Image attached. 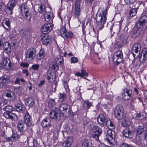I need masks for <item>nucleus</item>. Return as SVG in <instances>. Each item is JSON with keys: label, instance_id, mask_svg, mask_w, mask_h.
Returning a JSON list of instances; mask_svg holds the SVG:
<instances>
[{"label": "nucleus", "instance_id": "f257e3e1", "mask_svg": "<svg viewBox=\"0 0 147 147\" xmlns=\"http://www.w3.org/2000/svg\"><path fill=\"white\" fill-rule=\"evenodd\" d=\"M107 8L100 7L98 9L96 16V27L98 30H101L104 27L107 20Z\"/></svg>", "mask_w": 147, "mask_h": 147}, {"label": "nucleus", "instance_id": "f03ea898", "mask_svg": "<svg viewBox=\"0 0 147 147\" xmlns=\"http://www.w3.org/2000/svg\"><path fill=\"white\" fill-rule=\"evenodd\" d=\"M141 49L140 44L136 43L132 47V53L134 58H138L140 61L144 63L147 59V49L145 48L143 49L141 52L138 54Z\"/></svg>", "mask_w": 147, "mask_h": 147}, {"label": "nucleus", "instance_id": "7ed1b4c3", "mask_svg": "<svg viewBox=\"0 0 147 147\" xmlns=\"http://www.w3.org/2000/svg\"><path fill=\"white\" fill-rule=\"evenodd\" d=\"M124 109L123 107L120 105L116 107L114 112V116L116 118L120 120L124 116Z\"/></svg>", "mask_w": 147, "mask_h": 147}, {"label": "nucleus", "instance_id": "20e7f679", "mask_svg": "<svg viewBox=\"0 0 147 147\" xmlns=\"http://www.w3.org/2000/svg\"><path fill=\"white\" fill-rule=\"evenodd\" d=\"M21 12L24 17L29 20L31 18V14L29 7L25 4H23L21 7Z\"/></svg>", "mask_w": 147, "mask_h": 147}, {"label": "nucleus", "instance_id": "39448f33", "mask_svg": "<svg viewBox=\"0 0 147 147\" xmlns=\"http://www.w3.org/2000/svg\"><path fill=\"white\" fill-rule=\"evenodd\" d=\"M59 110L60 113L63 116L67 117L70 115L69 112V106L67 104H62L59 106Z\"/></svg>", "mask_w": 147, "mask_h": 147}, {"label": "nucleus", "instance_id": "423d86ee", "mask_svg": "<svg viewBox=\"0 0 147 147\" xmlns=\"http://www.w3.org/2000/svg\"><path fill=\"white\" fill-rule=\"evenodd\" d=\"M36 50L33 48H29L25 52V56L26 59L29 61L32 60L36 55Z\"/></svg>", "mask_w": 147, "mask_h": 147}, {"label": "nucleus", "instance_id": "0eeeda50", "mask_svg": "<svg viewBox=\"0 0 147 147\" xmlns=\"http://www.w3.org/2000/svg\"><path fill=\"white\" fill-rule=\"evenodd\" d=\"M123 55L121 51H118L116 52L113 57V60L115 63H119L123 60Z\"/></svg>", "mask_w": 147, "mask_h": 147}, {"label": "nucleus", "instance_id": "6e6552de", "mask_svg": "<svg viewBox=\"0 0 147 147\" xmlns=\"http://www.w3.org/2000/svg\"><path fill=\"white\" fill-rule=\"evenodd\" d=\"M61 35L64 39L66 38H71L73 36V33L70 31H67L65 27H62L61 28Z\"/></svg>", "mask_w": 147, "mask_h": 147}, {"label": "nucleus", "instance_id": "1a4fd4ad", "mask_svg": "<svg viewBox=\"0 0 147 147\" xmlns=\"http://www.w3.org/2000/svg\"><path fill=\"white\" fill-rule=\"evenodd\" d=\"M53 25L52 23H48L45 24L41 28L40 30L42 32H50L53 29Z\"/></svg>", "mask_w": 147, "mask_h": 147}, {"label": "nucleus", "instance_id": "9d476101", "mask_svg": "<svg viewBox=\"0 0 147 147\" xmlns=\"http://www.w3.org/2000/svg\"><path fill=\"white\" fill-rule=\"evenodd\" d=\"M147 23V16L146 15L142 16L140 19L139 21L136 24V26L138 28L142 27Z\"/></svg>", "mask_w": 147, "mask_h": 147}, {"label": "nucleus", "instance_id": "9b49d317", "mask_svg": "<svg viewBox=\"0 0 147 147\" xmlns=\"http://www.w3.org/2000/svg\"><path fill=\"white\" fill-rule=\"evenodd\" d=\"M131 93L132 92L130 89L126 88L124 89L122 94L123 98L125 100H128L131 97Z\"/></svg>", "mask_w": 147, "mask_h": 147}, {"label": "nucleus", "instance_id": "f8f14e48", "mask_svg": "<svg viewBox=\"0 0 147 147\" xmlns=\"http://www.w3.org/2000/svg\"><path fill=\"white\" fill-rule=\"evenodd\" d=\"M61 115L57 110H55L52 111L50 113L49 116L52 119L59 120L60 119Z\"/></svg>", "mask_w": 147, "mask_h": 147}, {"label": "nucleus", "instance_id": "ddd939ff", "mask_svg": "<svg viewBox=\"0 0 147 147\" xmlns=\"http://www.w3.org/2000/svg\"><path fill=\"white\" fill-rule=\"evenodd\" d=\"M15 0H10L9 3H8L7 5V8L6 11L10 14L12 13V9L13 7L16 5Z\"/></svg>", "mask_w": 147, "mask_h": 147}, {"label": "nucleus", "instance_id": "4468645a", "mask_svg": "<svg viewBox=\"0 0 147 147\" xmlns=\"http://www.w3.org/2000/svg\"><path fill=\"white\" fill-rule=\"evenodd\" d=\"M41 125L43 127L49 129L51 126V120L49 118L44 119L41 122Z\"/></svg>", "mask_w": 147, "mask_h": 147}, {"label": "nucleus", "instance_id": "2eb2a0df", "mask_svg": "<svg viewBox=\"0 0 147 147\" xmlns=\"http://www.w3.org/2000/svg\"><path fill=\"white\" fill-rule=\"evenodd\" d=\"M10 112L5 111L3 113V116L7 119H10L14 121L18 119V117L17 115L15 113H11V114Z\"/></svg>", "mask_w": 147, "mask_h": 147}, {"label": "nucleus", "instance_id": "dca6fc26", "mask_svg": "<svg viewBox=\"0 0 147 147\" xmlns=\"http://www.w3.org/2000/svg\"><path fill=\"white\" fill-rule=\"evenodd\" d=\"M24 122L27 126H30L32 124V119L31 116L28 112L26 113L24 116Z\"/></svg>", "mask_w": 147, "mask_h": 147}, {"label": "nucleus", "instance_id": "f3484780", "mask_svg": "<svg viewBox=\"0 0 147 147\" xmlns=\"http://www.w3.org/2000/svg\"><path fill=\"white\" fill-rule=\"evenodd\" d=\"M42 43L45 45H49L51 41V37L47 34L43 36L41 39Z\"/></svg>", "mask_w": 147, "mask_h": 147}, {"label": "nucleus", "instance_id": "a211bd4d", "mask_svg": "<svg viewBox=\"0 0 147 147\" xmlns=\"http://www.w3.org/2000/svg\"><path fill=\"white\" fill-rule=\"evenodd\" d=\"M102 133V131L99 127L96 126L92 134V137L95 139H98Z\"/></svg>", "mask_w": 147, "mask_h": 147}, {"label": "nucleus", "instance_id": "6ab92c4d", "mask_svg": "<svg viewBox=\"0 0 147 147\" xmlns=\"http://www.w3.org/2000/svg\"><path fill=\"white\" fill-rule=\"evenodd\" d=\"M17 127L18 131L20 132V135H23L24 133V123L23 121L20 120L18 122Z\"/></svg>", "mask_w": 147, "mask_h": 147}, {"label": "nucleus", "instance_id": "aec40b11", "mask_svg": "<svg viewBox=\"0 0 147 147\" xmlns=\"http://www.w3.org/2000/svg\"><path fill=\"white\" fill-rule=\"evenodd\" d=\"M10 79L7 76H2L0 78V88H1L6 83H8Z\"/></svg>", "mask_w": 147, "mask_h": 147}, {"label": "nucleus", "instance_id": "412c9836", "mask_svg": "<svg viewBox=\"0 0 147 147\" xmlns=\"http://www.w3.org/2000/svg\"><path fill=\"white\" fill-rule=\"evenodd\" d=\"M2 61L3 65H4L6 68H9L12 65V63H11L10 59L7 57L3 58L2 59Z\"/></svg>", "mask_w": 147, "mask_h": 147}, {"label": "nucleus", "instance_id": "4be33fe9", "mask_svg": "<svg viewBox=\"0 0 147 147\" xmlns=\"http://www.w3.org/2000/svg\"><path fill=\"white\" fill-rule=\"evenodd\" d=\"M73 139L71 136L68 137L67 140L64 141L63 144V147H69L71 146L73 142Z\"/></svg>", "mask_w": 147, "mask_h": 147}, {"label": "nucleus", "instance_id": "5701e85b", "mask_svg": "<svg viewBox=\"0 0 147 147\" xmlns=\"http://www.w3.org/2000/svg\"><path fill=\"white\" fill-rule=\"evenodd\" d=\"M123 134L125 137L129 138H132L134 135L133 132L128 129H124L123 131Z\"/></svg>", "mask_w": 147, "mask_h": 147}, {"label": "nucleus", "instance_id": "b1692460", "mask_svg": "<svg viewBox=\"0 0 147 147\" xmlns=\"http://www.w3.org/2000/svg\"><path fill=\"white\" fill-rule=\"evenodd\" d=\"M122 119L121 124L123 126L126 127L129 125L131 124V121L129 117L124 116Z\"/></svg>", "mask_w": 147, "mask_h": 147}, {"label": "nucleus", "instance_id": "393cba45", "mask_svg": "<svg viewBox=\"0 0 147 147\" xmlns=\"http://www.w3.org/2000/svg\"><path fill=\"white\" fill-rule=\"evenodd\" d=\"M4 94L5 95V96L9 98L11 100H13L16 97L14 94L13 92L11 91L5 92Z\"/></svg>", "mask_w": 147, "mask_h": 147}, {"label": "nucleus", "instance_id": "a878e982", "mask_svg": "<svg viewBox=\"0 0 147 147\" xmlns=\"http://www.w3.org/2000/svg\"><path fill=\"white\" fill-rule=\"evenodd\" d=\"M3 49L5 52L9 55L11 53V48L9 43L8 42H5L3 44Z\"/></svg>", "mask_w": 147, "mask_h": 147}, {"label": "nucleus", "instance_id": "bb28decb", "mask_svg": "<svg viewBox=\"0 0 147 147\" xmlns=\"http://www.w3.org/2000/svg\"><path fill=\"white\" fill-rule=\"evenodd\" d=\"M26 105L29 107H32L34 104V100L32 98H28L24 99Z\"/></svg>", "mask_w": 147, "mask_h": 147}, {"label": "nucleus", "instance_id": "cd10ccee", "mask_svg": "<svg viewBox=\"0 0 147 147\" xmlns=\"http://www.w3.org/2000/svg\"><path fill=\"white\" fill-rule=\"evenodd\" d=\"M2 25L4 28L6 29H8L10 28V22L8 18H5L3 21Z\"/></svg>", "mask_w": 147, "mask_h": 147}, {"label": "nucleus", "instance_id": "c85d7f7f", "mask_svg": "<svg viewBox=\"0 0 147 147\" xmlns=\"http://www.w3.org/2000/svg\"><path fill=\"white\" fill-rule=\"evenodd\" d=\"M106 118L105 117L103 114H100L99 115L97 118V121L98 123L100 124L103 125L105 123V121L106 120Z\"/></svg>", "mask_w": 147, "mask_h": 147}, {"label": "nucleus", "instance_id": "c756f323", "mask_svg": "<svg viewBox=\"0 0 147 147\" xmlns=\"http://www.w3.org/2000/svg\"><path fill=\"white\" fill-rule=\"evenodd\" d=\"M144 131V127L143 126H138L136 130L137 134L136 139L137 138L138 135H140Z\"/></svg>", "mask_w": 147, "mask_h": 147}, {"label": "nucleus", "instance_id": "7c9ffc66", "mask_svg": "<svg viewBox=\"0 0 147 147\" xmlns=\"http://www.w3.org/2000/svg\"><path fill=\"white\" fill-rule=\"evenodd\" d=\"M82 147H91L92 146L91 143L87 139H84L82 140Z\"/></svg>", "mask_w": 147, "mask_h": 147}, {"label": "nucleus", "instance_id": "2f4dec72", "mask_svg": "<svg viewBox=\"0 0 147 147\" xmlns=\"http://www.w3.org/2000/svg\"><path fill=\"white\" fill-rule=\"evenodd\" d=\"M38 11L40 13H42L43 15L46 12L45 6L43 4H41L39 5Z\"/></svg>", "mask_w": 147, "mask_h": 147}, {"label": "nucleus", "instance_id": "473e14b6", "mask_svg": "<svg viewBox=\"0 0 147 147\" xmlns=\"http://www.w3.org/2000/svg\"><path fill=\"white\" fill-rule=\"evenodd\" d=\"M45 51L41 49L39 53L37 54L36 57L38 60H40L43 59L44 57V54Z\"/></svg>", "mask_w": 147, "mask_h": 147}, {"label": "nucleus", "instance_id": "72a5a7b5", "mask_svg": "<svg viewBox=\"0 0 147 147\" xmlns=\"http://www.w3.org/2000/svg\"><path fill=\"white\" fill-rule=\"evenodd\" d=\"M59 101L60 102L64 101L66 98V95L64 93H59L58 94Z\"/></svg>", "mask_w": 147, "mask_h": 147}, {"label": "nucleus", "instance_id": "f704fd0d", "mask_svg": "<svg viewBox=\"0 0 147 147\" xmlns=\"http://www.w3.org/2000/svg\"><path fill=\"white\" fill-rule=\"evenodd\" d=\"M55 61L57 64H61L63 62V58L61 56H59L55 59Z\"/></svg>", "mask_w": 147, "mask_h": 147}, {"label": "nucleus", "instance_id": "c9c22d12", "mask_svg": "<svg viewBox=\"0 0 147 147\" xmlns=\"http://www.w3.org/2000/svg\"><path fill=\"white\" fill-rule=\"evenodd\" d=\"M103 125H106L108 127H114L113 124L109 119H106Z\"/></svg>", "mask_w": 147, "mask_h": 147}, {"label": "nucleus", "instance_id": "e433bc0d", "mask_svg": "<svg viewBox=\"0 0 147 147\" xmlns=\"http://www.w3.org/2000/svg\"><path fill=\"white\" fill-rule=\"evenodd\" d=\"M113 136H110L106 135L105 136V139L111 145H112L113 142Z\"/></svg>", "mask_w": 147, "mask_h": 147}, {"label": "nucleus", "instance_id": "4c0bfd02", "mask_svg": "<svg viewBox=\"0 0 147 147\" xmlns=\"http://www.w3.org/2000/svg\"><path fill=\"white\" fill-rule=\"evenodd\" d=\"M15 109L18 112H23L22 106L20 104H16L15 107Z\"/></svg>", "mask_w": 147, "mask_h": 147}, {"label": "nucleus", "instance_id": "58836bf2", "mask_svg": "<svg viewBox=\"0 0 147 147\" xmlns=\"http://www.w3.org/2000/svg\"><path fill=\"white\" fill-rule=\"evenodd\" d=\"M145 117V114L144 112H142L138 113L136 116V119L141 120L144 119Z\"/></svg>", "mask_w": 147, "mask_h": 147}, {"label": "nucleus", "instance_id": "ea45409f", "mask_svg": "<svg viewBox=\"0 0 147 147\" xmlns=\"http://www.w3.org/2000/svg\"><path fill=\"white\" fill-rule=\"evenodd\" d=\"M92 105V103L89 102L88 100L85 101L84 103V108L86 109H88Z\"/></svg>", "mask_w": 147, "mask_h": 147}, {"label": "nucleus", "instance_id": "a19ab883", "mask_svg": "<svg viewBox=\"0 0 147 147\" xmlns=\"http://www.w3.org/2000/svg\"><path fill=\"white\" fill-rule=\"evenodd\" d=\"M55 104V100L52 99L50 100H49L48 104V105L49 107H50V108L51 109H52L54 107V106Z\"/></svg>", "mask_w": 147, "mask_h": 147}, {"label": "nucleus", "instance_id": "79ce46f5", "mask_svg": "<svg viewBox=\"0 0 147 147\" xmlns=\"http://www.w3.org/2000/svg\"><path fill=\"white\" fill-rule=\"evenodd\" d=\"M13 107L11 105L7 106L3 109V110L9 112H11L13 110Z\"/></svg>", "mask_w": 147, "mask_h": 147}, {"label": "nucleus", "instance_id": "37998d69", "mask_svg": "<svg viewBox=\"0 0 147 147\" xmlns=\"http://www.w3.org/2000/svg\"><path fill=\"white\" fill-rule=\"evenodd\" d=\"M137 9L136 8L132 9L129 11V15L131 17H133L135 16L137 13Z\"/></svg>", "mask_w": 147, "mask_h": 147}, {"label": "nucleus", "instance_id": "c03bdc74", "mask_svg": "<svg viewBox=\"0 0 147 147\" xmlns=\"http://www.w3.org/2000/svg\"><path fill=\"white\" fill-rule=\"evenodd\" d=\"M28 32L25 29H22L20 32V34L23 37H26L27 36Z\"/></svg>", "mask_w": 147, "mask_h": 147}, {"label": "nucleus", "instance_id": "a18cd8bd", "mask_svg": "<svg viewBox=\"0 0 147 147\" xmlns=\"http://www.w3.org/2000/svg\"><path fill=\"white\" fill-rule=\"evenodd\" d=\"M44 14L45 20L47 22L49 21L51 19L50 13L46 12Z\"/></svg>", "mask_w": 147, "mask_h": 147}, {"label": "nucleus", "instance_id": "49530a36", "mask_svg": "<svg viewBox=\"0 0 147 147\" xmlns=\"http://www.w3.org/2000/svg\"><path fill=\"white\" fill-rule=\"evenodd\" d=\"M47 78L48 81L51 83L53 82L55 80V76L48 75Z\"/></svg>", "mask_w": 147, "mask_h": 147}, {"label": "nucleus", "instance_id": "de8ad7c7", "mask_svg": "<svg viewBox=\"0 0 147 147\" xmlns=\"http://www.w3.org/2000/svg\"><path fill=\"white\" fill-rule=\"evenodd\" d=\"M78 61V58L75 57H73L70 59V63H77Z\"/></svg>", "mask_w": 147, "mask_h": 147}, {"label": "nucleus", "instance_id": "09e8293b", "mask_svg": "<svg viewBox=\"0 0 147 147\" xmlns=\"http://www.w3.org/2000/svg\"><path fill=\"white\" fill-rule=\"evenodd\" d=\"M106 135L114 137L115 136V132L111 129H109L107 131V134Z\"/></svg>", "mask_w": 147, "mask_h": 147}, {"label": "nucleus", "instance_id": "8fccbe9b", "mask_svg": "<svg viewBox=\"0 0 147 147\" xmlns=\"http://www.w3.org/2000/svg\"><path fill=\"white\" fill-rule=\"evenodd\" d=\"M64 87L65 88V90L67 92H69V88L68 82L66 81H65L63 82Z\"/></svg>", "mask_w": 147, "mask_h": 147}, {"label": "nucleus", "instance_id": "3c124183", "mask_svg": "<svg viewBox=\"0 0 147 147\" xmlns=\"http://www.w3.org/2000/svg\"><path fill=\"white\" fill-rule=\"evenodd\" d=\"M74 13L75 15L77 16H80V10L79 7L75 8V9Z\"/></svg>", "mask_w": 147, "mask_h": 147}, {"label": "nucleus", "instance_id": "603ef678", "mask_svg": "<svg viewBox=\"0 0 147 147\" xmlns=\"http://www.w3.org/2000/svg\"><path fill=\"white\" fill-rule=\"evenodd\" d=\"M39 65L38 64L32 65L31 69L34 70H38L39 67Z\"/></svg>", "mask_w": 147, "mask_h": 147}, {"label": "nucleus", "instance_id": "864d4df0", "mask_svg": "<svg viewBox=\"0 0 147 147\" xmlns=\"http://www.w3.org/2000/svg\"><path fill=\"white\" fill-rule=\"evenodd\" d=\"M57 63H54L50 66L51 68L54 70H57L59 69V67Z\"/></svg>", "mask_w": 147, "mask_h": 147}, {"label": "nucleus", "instance_id": "5fc2aeb1", "mask_svg": "<svg viewBox=\"0 0 147 147\" xmlns=\"http://www.w3.org/2000/svg\"><path fill=\"white\" fill-rule=\"evenodd\" d=\"M122 46V44L119 42H117L115 45V48L116 49H119Z\"/></svg>", "mask_w": 147, "mask_h": 147}, {"label": "nucleus", "instance_id": "6e6d98bb", "mask_svg": "<svg viewBox=\"0 0 147 147\" xmlns=\"http://www.w3.org/2000/svg\"><path fill=\"white\" fill-rule=\"evenodd\" d=\"M20 65L23 68H27L29 66V64L27 63L22 62L20 64Z\"/></svg>", "mask_w": 147, "mask_h": 147}, {"label": "nucleus", "instance_id": "4d7b16f0", "mask_svg": "<svg viewBox=\"0 0 147 147\" xmlns=\"http://www.w3.org/2000/svg\"><path fill=\"white\" fill-rule=\"evenodd\" d=\"M119 147H133V146L131 145L125 143H123L120 144Z\"/></svg>", "mask_w": 147, "mask_h": 147}, {"label": "nucleus", "instance_id": "13d9d810", "mask_svg": "<svg viewBox=\"0 0 147 147\" xmlns=\"http://www.w3.org/2000/svg\"><path fill=\"white\" fill-rule=\"evenodd\" d=\"M22 72L23 74H25L26 76L27 77L30 75V74L28 72V71L27 69H23L22 70Z\"/></svg>", "mask_w": 147, "mask_h": 147}, {"label": "nucleus", "instance_id": "bf43d9fd", "mask_svg": "<svg viewBox=\"0 0 147 147\" xmlns=\"http://www.w3.org/2000/svg\"><path fill=\"white\" fill-rule=\"evenodd\" d=\"M136 0H124L125 3L127 4H132Z\"/></svg>", "mask_w": 147, "mask_h": 147}, {"label": "nucleus", "instance_id": "052dcab7", "mask_svg": "<svg viewBox=\"0 0 147 147\" xmlns=\"http://www.w3.org/2000/svg\"><path fill=\"white\" fill-rule=\"evenodd\" d=\"M64 131L68 134H69L71 132V130L68 126H66L65 128Z\"/></svg>", "mask_w": 147, "mask_h": 147}, {"label": "nucleus", "instance_id": "680f3d73", "mask_svg": "<svg viewBox=\"0 0 147 147\" xmlns=\"http://www.w3.org/2000/svg\"><path fill=\"white\" fill-rule=\"evenodd\" d=\"M11 136L14 140L19 138L17 134L15 133H13Z\"/></svg>", "mask_w": 147, "mask_h": 147}, {"label": "nucleus", "instance_id": "e2e57ef3", "mask_svg": "<svg viewBox=\"0 0 147 147\" xmlns=\"http://www.w3.org/2000/svg\"><path fill=\"white\" fill-rule=\"evenodd\" d=\"M115 24H114V26H115V25H117V27L119 28V30H120L122 24L121 22H117L115 23Z\"/></svg>", "mask_w": 147, "mask_h": 147}, {"label": "nucleus", "instance_id": "0e129e2a", "mask_svg": "<svg viewBox=\"0 0 147 147\" xmlns=\"http://www.w3.org/2000/svg\"><path fill=\"white\" fill-rule=\"evenodd\" d=\"M80 3L79 1L78 0H76L75 3V8L79 7L80 8Z\"/></svg>", "mask_w": 147, "mask_h": 147}, {"label": "nucleus", "instance_id": "69168bd1", "mask_svg": "<svg viewBox=\"0 0 147 147\" xmlns=\"http://www.w3.org/2000/svg\"><path fill=\"white\" fill-rule=\"evenodd\" d=\"M33 145L35 146H38V144L37 141L35 139H33Z\"/></svg>", "mask_w": 147, "mask_h": 147}, {"label": "nucleus", "instance_id": "338daca9", "mask_svg": "<svg viewBox=\"0 0 147 147\" xmlns=\"http://www.w3.org/2000/svg\"><path fill=\"white\" fill-rule=\"evenodd\" d=\"M82 71V76H88V74L83 69H82L81 70Z\"/></svg>", "mask_w": 147, "mask_h": 147}, {"label": "nucleus", "instance_id": "774afa93", "mask_svg": "<svg viewBox=\"0 0 147 147\" xmlns=\"http://www.w3.org/2000/svg\"><path fill=\"white\" fill-rule=\"evenodd\" d=\"M45 83V80H42L40 81L39 83L38 84V86L39 87H41Z\"/></svg>", "mask_w": 147, "mask_h": 147}]
</instances>
